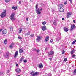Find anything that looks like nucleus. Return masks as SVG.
Masks as SVG:
<instances>
[{
    "mask_svg": "<svg viewBox=\"0 0 76 76\" xmlns=\"http://www.w3.org/2000/svg\"><path fill=\"white\" fill-rule=\"evenodd\" d=\"M36 13L38 15H40L41 13V11L42 10V8H41L40 9V8H38V4H36Z\"/></svg>",
    "mask_w": 76,
    "mask_h": 76,
    "instance_id": "obj_1",
    "label": "nucleus"
},
{
    "mask_svg": "<svg viewBox=\"0 0 76 76\" xmlns=\"http://www.w3.org/2000/svg\"><path fill=\"white\" fill-rule=\"evenodd\" d=\"M34 71L31 72H30V74L32 76H38L39 75V72H35L34 73Z\"/></svg>",
    "mask_w": 76,
    "mask_h": 76,
    "instance_id": "obj_2",
    "label": "nucleus"
},
{
    "mask_svg": "<svg viewBox=\"0 0 76 76\" xmlns=\"http://www.w3.org/2000/svg\"><path fill=\"white\" fill-rule=\"evenodd\" d=\"M15 15V13H12L11 15L10 16V19L11 20H15V17L14 16Z\"/></svg>",
    "mask_w": 76,
    "mask_h": 76,
    "instance_id": "obj_3",
    "label": "nucleus"
},
{
    "mask_svg": "<svg viewBox=\"0 0 76 76\" xmlns=\"http://www.w3.org/2000/svg\"><path fill=\"white\" fill-rule=\"evenodd\" d=\"M10 53H9V52H7L6 53V55H4V56L7 58H8L10 57Z\"/></svg>",
    "mask_w": 76,
    "mask_h": 76,
    "instance_id": "obj_4",
    "label": "nucleus"
},
{
    "mask_svg": "<svg viewBox=\"0 0 76 76\" xmlns=\"http://www.w3.org/2000/svg\"><path fill=\"white\" fill-rule=\"evenodd\" d=\"M6 10H4L3 12H2V13L0 15L1 16V18H3L5 16H6Z\"/></svg>",
    "mask_w": 76,
    "mask_h": 76,
    "instance_id": "obj_5",
    "label": "nucleus"
},
{
    "mask_svg": "<svg viewBox=\"0 0 76 76\" xmlns=\"http://www.w3.org/2000/svg\"><path fill=\"white\" fill-rule=\"evenodd\" d=\"M71 28L70 29L71 31H73L74 28H76V26L74 24L71 25Z\"/></svg>",
    "mask_w": 76,
    "mask_h": 76,
    "instance_id": "obj_6",
    "label": "nucleus"
},
{
    "mask_svg": "<svg viewBox=\"0 0 76 76\" xmlns=\"http://www.w3.org/2000/svg\"><path fill=\"white\" fill-rule=\"evenodd\" d=\"M72 12H68L67 15V17L70 18L71 16V15H72Z\"/></svg>",
    "mask_w": 76,
    "mask_h": 76,
    "instance_id": "obj_7",
    "label": "nucleus"
},
{
    "mask_svg": "<svg viewBox=\"0 0 76 76\" xmlns=\"http://www.w3.org/2000/svg\"><path fill=\"white\" fill-rule=\"evenodd\" d=\"M49 37H48V36H47L45 38V42H47L49 40Z\"/></svg>",
    "mask_w": 76,
    "mask_h": 76,
    "instance_id": "obj_8",
    "label": "nucleus"
},
{
    "mask_svg": "<svg viewBox=\"0 0 76 76\" xmlns=\"http://www.w3.org/2000/svg\"><path fill=\"white\" fill-rule=\"evenodd\" d=\"M41 28L42 31H45L47 30V28H46V26H43L41 27Z\"/></svg>",
    "mask_w": 76,
    "mask_h": 76,
    "instance_id": "obj_9",
    "label": "nucleus"
},
{
    "mask_svg": "<svg viewBox=\"0 0 76 76\" xmlns=\"http://www.w3.org/2000/svg\"><path fill=\"white\" fill-rule=\"evenodd\" d=\"M41 37L39 36H37V38L36 40L38 42H39V41L41 40Z\"/></svg>",
    "mask_w": 76,
    "mask_h": 76,
    "instance_id": "obj_10",
    "label": "nucleus"
},
{
    "mask_svg": "<svg viewBox=\"0 0 76 76\" xmlns=\"http://www.w3.org/2000/svg\"><path fill=\"white\" fill-rule=\"evenodd\" d=\"M54 51H50L49 52L48 54H49V55H52V54H54Z\"/></svg>",
    "mask_w": 76,
    "mask_h": 76,
    "instance_id": "obj_11",
    "label": "nucleus"
},
{
    "mask_svg": "<svg viewBox=\"0 0 76 76\" xmlns=\"http://www.w3.org/2000/svg\"><path fill=\"white\" fill-rule=\"evenodd\" d=\"M15 71L17 72V73H20L21 72V70L20 69H17L15 70Z\"/></svg>",
    "mask_w": 76,
    "mask_h": 76,
    "instance_id": "obj_12",
    "label": "nucleus"
},
{
    "mask_svg": "<svg viewBox=\"0 0 76 76\" xmlns=\"http://www.w3.org/2000/svg\"><path fill=\"white\" fill-rule=\"evenodd\" d=\"M13 45H14V43H12L11 44L10 46V48L11 49H12V48H13Z\"/></svg>",
    "mask_w": 76,
    "mask_h": 76,
    "instance_id": "obj_13",
    "label": "nucleus"
},
{
    "mask_svg": "<svg viewBox=\"0 0 76 76\" xmlns=\"http://www.w3.org/2000/svg\"><path fill=\"white\" fill-rule=\"evenodd\" d=\"M53 20H54V21H53L54 25H56L57 21L56 20V19H54Z\"/></svg>",
    "mask_w": 76,
    "mask_h": 76,
    "instance_id": "obj_14",
    "label": "nucleus"
},
{
    "mask_svg": "<svg viewBox=\"0 0 76 76\" xmlns=\"http://www.w3.org/2000/svg\"><path fill=\"white\" fill-rule=\"evenodd\" d=\"M7 31L6 30H4L2 31V34H6L7 33Z\"/></svg>",
    "mask_w": 76,
    "mask_h": 76,
    "instance_id": "obj_15",
    "label": "nucleus"
},
{
    "mask_svg": "<svg viewBox=\"0 0 76 76\" xmlns=\"http://www.w3.org/2000/svg\"><path fill=\"white\" fill-rule=\"evenodd\" d=\"M39 68H42V67H43V65H42V64H39Z\"/></svg>",
    "mask_w": 76,
    "mask_h": 76,
    "instance_id": "obj_16",
    "label": "nucleus"
},
{
    "mask_svg": "<svg viewBox=\"0 0 76 76\" xmlns=\"http://www.w3.org/2000/svg\"><path fill=\"white\" fill-rule=\"evenodd\" d=\"M18 55V51H16L15 52V54L14 56L15 58H16V56Z\"/></svg>",
    "mask_w": 76,
    "mask_h": 76,
    "instance_id": "obj_17",
    "label": "nucleus"
},
{
    "mask_svg": "<svg viewBox=\"0 0 76 76\" xmlns=\"http://www.w3.org/2000/svg\"><path fill=\"white\" fill-rule=\"evenodd\" d=\"M18 30L19 31L18 32L19 34H21V33H22V28H20Z\"/></svg>",
    "mask_w": 76,
    "mask_h": 76,
    "instance_id": "obj_18",
    "label": "nucleus"
},
{
    "mask_svg": "<svg viewBox=\"0 0 76 76\" xmlns=\"http://www.w3.org/2000/svg\"><path fill=\"white\" fill-rule=\"evenodd\" d=\"M64 30L65 32H67L68 31V28L66 27H65L64 28Z\"/></svg>",
    "mask_w": 76,
    "mask_h": 76,
    "instance_id": "obj_19",
    "label": "nucleus"
},
{
    "mask_svg": "<svg viewBox=\"0 0 76 76\" xmlns=\"http://www.w3.org/2000/svg\"><path fill=\"white\" fill-rule=\"evenodd\" d=\"M59 11L60 12H64V10L61 8L59 9Z\"/></svg>",
    "mask_w": 76,
    "mask_h": 76,
    "instance_id": "obj_20",
    "label": "nucleus"
},
{
    "mask_svg": "<svg viewBox=\"0 0 76 76\" xmlns=\"http://www.w3.org/2000/svg\"><path fill=\"white\" fill-rule=\"evenodd\" d=\"M30 35V32L28 31V32L27 33H26L25 34V35Z\"/></svg>",
    "mask_w": 76,
    "mask_h": 76,
    "instance_id": "obj_21",
    "label": "nucleus"
},
{
    "mask_svg": "<svg viewBox=\"0 0 76 76\" xmlns=\"http://www.w3.org/2000/svg\"><path fill=\"white\" fill-rule=\"evenodd\" d=\"M76 73V69H75L74 70V72H73V74L74 75H75Z\"/></svg>",
    "mask_w": 76,
    "mask_h": 76,
    "instance_id": "obj_22",
    "label": "nucleus"
},
{
    "mask_svg": "<svg viewBox=\"0 0 76 76\" xmlns=\"http://www.w3.org/2000/svg\"><path fill=\"white\" fill-rule=\"evenodd\" d=\"M75 50H74V49H73L72 51L71 52V54H73L74 52H75Z\"/></svg>",
    "mask_w": 76,
    "mask_h": 76,
    "instance_id": "obj_23",
    "label": "nucleus"
},
{
    "mask_svg": "<svg viewBox=\"0 0 76 76\" xmlns=\"http://www.w3.org/2000/svg\"><path fill=\"white\" fill-rule=\"evenodd\" d=\"M42 23L43 25H45V24L47 23V22H46L45 21L42 22Z\"/></svg>",
    "mask_w": 76,
    "mask_h": 76,
    "instance_id": "obj_24",
    "label": "nucleus"
},
{
    "mask_svg": "<svg viewBox=\"0 0 76 76\" xmlns=\"http://www.w3.org/2000/svg\"><path fill=\"white\" fill-rule=\"evenodd\" d=\"M23 50L20 49L19 50V53H23Z\"/></svg>",
    "mask_w": 76,
    "mask_h": 76,
    "instance_id": "obj_25",
    "label": "nucleus"
},
{
    "mask_svg": "<svg viewBox=\"0 0 76 76\" xmlns=\"http://www.w3.org/2000/svg\"><path fill=\"white\" fill-rule=\"evenodd\" d=\"M10 31H13V28L12 27H10Z\"/></svg>",
    "mask_w": 76,
    "mask_h": 76,
    "instance_id": "obj_26",
    "label": "nucleus"
},
{
    "mask_svg": "<svg viewBox=\"0 0 76 76\" xmlns=\"http://www.w3.org/2000/svg\"><path fill=\"white\" fill-rule=\"evenodd\" d=\"M59 40H60V38L59 37L57 38L56 39V41H58Z\"/></svg>",
    "mask_w": 76,
    "mask_h": 76,
    "instance_id": "obj_27",
    "label": "nucleus"
},
{
    "mask_svg": "<svg viewBox=\"0 0 76 76\" xmlns=\"http://www.w3.org/2000/svg\"><path fill=\"white\" fill-rule=\"evenodd\" d=\"M23 57H21V58H20V62L21 63V62H22V61H23Z\"/></svg>",
    "mask_w": 76,
    "mask_h": 76,
    "instance_id": "obj_28",
    "label": "nucleus"
},
{
    "mask_svg": "<svg viewBox=\"0 0 76 76\" xmlns=\"http://www.w3.org/2000/svg\"><path fill=\"white\" fill-rule=\"evenodd\" d=\"M36 51L37 54H39V50L38 49L37 50H36Z\"/></svg>",
    "mask_w": 76,
    "mask_h": 76,
    "instance_id": "obj_29",
    "label": "nucleus"
},
{
    "mask_svg": "<svg viewBox=\"0 0 76 76\" xmlns=\"http://www.w3.org/2000/svg\"><path fill=\"white\" fill-rule=\"evenodd\" d=\"M10 0H5V1L6 3H8V2H9Z\"/></svg>",
    "mask_w": 76,
    "mask_h": 76,
    "instance_id": "obj_30",
    "label": "nucleus"
},
{
    "mask_svg": "<svg viewBox=\"0 0 76 76\" xmlns=\"http://www.w3.org/2000/svg\"><path fill=\"white\" fill-rule=\"evenodd\" d=\"M76 42V40H75V41H74L72 43V44H74L75 42Z\"/></svg>",
    "mask_w": 76,
    "mask_h": 76,
    "instance_id": "obj_31",
    "label": "nucleus"
},
{
    "mask_svg": "<svg viewBox=\"0 0 76 76\" xmlns=\"http://www.w3.org/2000/svg\"><path fill=\"white\" fill-rule=\"evenodd\" d=\"M67 58H65L64 60V61H67Z\"/></svg>",
    "mask_w": 76,
    "mask_h": 76,
    "instance_id": "obj_32",
    "label": "nucleus"
},
{
    "mask_svg": "<svg viewBox=\"0 0 76 76\" xmlns=\"http://www.w3.org/2000/svg\"><path fill=\"white\" fill-rule=\"evenodd\" d=\"M23 61L24 63H26L27 62V60H24Z\"/></svg>",
    "mask_w": 76,
    "mask_h": 76,
    "instance_id": "obj_33",
    "label": "nucleus"
},
{
    "mask_svg": "<svg viewBox=\"0 0 76 76\" xmlns=\"http://www.w3.org/2000/svg\"><path fill=\"white\" fill-rule=\"evenodd\" d=\"M4 43H5V44H6V42H7V40L6 39L4 41Z\"/></svg>",
    "mask_w": 76,
    "mask_h": 76,
    "instance_id": "obj_34",
    "label": "nucleus"
},
{
    "mask_svg": "<svg viewBox=\"0 0 76 76\" xmlns=\"http://www.w3.org/2000/svg\"><path fill=\"white\" fill-rule=\"evenodd\" d=\"M60 7L61 8V7H63V5L62 4H60Z\"/></svg>",
    "mask_w": 76,
    "mask_h": 76,
    "instance_id": "obj_35",
    "label": "nucleus"
},
{
    "mask_svg": "<svg viewBox=\"0 0 76 76\" xmlns=\"http://www.w3.org/2000/svg\"><path fill=\"white\" fill-rule=\"evenodd\" d=\"M63 51H62V54H64V53H65V51H64V50H63Z\"/></svg>",
    "mask_w": 76,
    "mask_h": 76,
    "instance_id": "obj_36",
    "label": "nucleus"
},
{
    "mask_svg": "<svg viewBox=\"0 0 76 76\" xmlns=\"http://www.w3.org/2000/svg\"><path fill=\"white\" fill-rule=\"evenodd\" d=\"M76 56V55H74L72 56V57L73 58H74V57H75Z\"/></svg>",
    "mask_w": 76,
    "mask_h": 76,
    "instance_id": "obj_37",
    "label": "nucleus"
},
{
    "mask_svg": "<svg viewBox=\"0 0 76 76\" xmlns=\"http://www.w3.org/2000/svg\"><path fill=\"white\" fill-rule=\"evenodd\" d=\"M16 9H17V7H15L14 10H16Z\"/></svg>",
    "mask_w": 76,
    "mask_h": 76,
    "instance_id": "obj_38",
    "label": "nucleus"
},
{
    "mask_svg": "<svg viewBox=\"0 0 76 76\" xmlns=\"http://www.w3.org/2000/svg\"><path fill=\"white\" fill-rule=\"evenodd\" d=\"M52 76V75H51V74H49L48 75V76Z\"/></svg>",
    "mask_w": 76,
    "mask_h": 76,
    "instance_id": "obj_39",
    "label": "nucleus"
},
{
    "mask_svg": "<svg viewBox=\"0 0 76 76\" xmlns=\"http://www.w3.org/2000/svg\"><path fill=\"white\" fill-rule=\"evenodd\" d=\"M18 39H22V37H18Z\"/></svg>",
    "mask_w": 76,
    "mask_h": 76,
    "instance_id": "obj_40",
    "label": "nucleus"
},
{
    "mask_svg": "<svg viewBox=\"0 0 76 76\" xmlns=\"http://www.w3.org/2000/svg\"><path fill=\"white\" fill-rule=\"evenodd\" d=\"M26 20L27 21H28V18H26Z\"/></svg>",
    "mask_w": 76,
    "mask_h": 76,
    "instance_id": "obj_41",
    "label": "nucleus"
},
{
    "mask_svg": "<svg viewBox=\"0 0 76 76\" xmlns=\"http://www.w3.org/2000/svg\"><path fill=\"white\" fill-rule=\"evenodd\" d=\"M69 1H70L71 3V4H72V0H69Z\"/></svg>",
    "mask_w": 76,
    "mask_h": 76,
    "instance_id": "obj_42",
    "label": "nucleus"
},
{
    "mask_svg": "<svg viewBox=\"0 0 76 76\" xmlns=\"http://www.w3.org/2000/svg\"><path fill=\"white\" fill-rule=\"evenodd\" d=\"M53 39H51L50 41V42H53Z\"/></svg>",
    "mask_w": 76,
    "mask_h": 76,
    "instance_id": "obj_43",
    "label": "nucleus"
},
{
    "mask_svg": "<svg viewBox=\"0 0 76 76\" xmlns=\"http://www.w3.org/2000/svg\"><path fill=\"white\" fill-rule=\"evenodd\" d=\"M19 4H21V1H20L19 2Z\"/></svg>",
    "mask_w": 76,
    "mask_h": 76,
    "instance_id": "obj_44",
    "label": "nucleus"
},
{
    "mask_svg": "<svg viewBox=\"0 0 76 76\" xmlns=\"http://www.w3.org/2000/svg\"><path fill=\"white\" fill-rule=\"evenodd\" d=\"M16 66L17 67H18V64H16Z\"/></svg>",
    "mask_w": 76,
    "mask_h": 76,
    "instance_id": "obj_45",
    "label": "nucleus"
},
{
    "mask_svg": "<svg viewBox=\"0 0 76 76\" xmlns=\"http://www.w3.org/2000/svg\"><path fill=\"white\" fill-rule=\"evenodd\" d=\"M33 34H31L30 35V36L31 37H33Z\"/></svg>",
    "mask_w": 76,
    "mask_h": 76,
    "instance_id": "obj_46",
    "label": "nucleus"
},
{
    "mask_svg": "<svg viewBox=\"0 0 76 76\" xmlns=\"http://www.w3.org/2000/svg\"><path fill=\"white\" fill-rule=\"evenodd\" d=\"M73 22H74V23H75L76 22V21H75V20H74L73 21Z\"/></svg>",
    "mask_w": 76,
    "mask_h": 76,
    "instance_id": "obj_47",
    "label": "nucleus"
},
{
    "mask_svg": "<svg viewBox=\"0 0 76 76\" xmlns=\"http://www.w3.org/2000/svg\"><path fill=\"white\" fill-rule=\"evenodd\" d=\"M64 4H67V2H64Z\"/></svg>",
    "mask_w": 76,
    "mask_h": 76,
    "instance_id": "obj_48",
    "label": "nucleus"
},
{
    "mask_svg": "<svg viewBox=\"0 0 76 76\" xmlns=\"http://www.w3.org/2000/svg\"><path fill=\"white\" fill-rule=\"evenodd\" d=\"M12 9H15V7H12Z\"/></svg>",
    "mask_w": 76,
    "mask_h": 76,
    "instance_id": "obj_49",
    "label": "nucleus"
},
{
    "mask_svg": "<svg viewBox=\"0 0 76 76\" xmlns=\"http://www.w3.org/2000/svg\"><path fill=\"white\" fill-rule=\"evenodd\" d=\"M62 19L63 20H64V18H62Z\"/></svg>",
    "mask_w": 76,
    "mask_h": 76,
    "instance_id": "obj_50",
    "label": "nucleus"
},
{
    "mask_svg": "<svg viewBox=\"0 0 76 76\" xmlns=\"http://www.w3.org/2000/svg\"><path fill=\"white\" fill-rule=\"evenodd\" d=\"M49 59L50 60H52V58H49Z\"/></svg>",
    "mask_w": 76,
    "mask_h": 76,
    "instance_id": "obj_51",
    "label": "nucleus"
},
{
    "mask_svg": "<svg viewBox=\"0 0 76 76\" xmlns=\"http://www.w3.org/2000/svg\"><path fill=\"white\" fill-rule=\"evenodd\" d=\"M2 29H1L0 30V32L1 31H2Z\"/></svg>",
    "mask_w": 76,
    "mask_h": 76,
    "instance_id": "obj_52",
    "label": "nucleus"
},
{
    "mask_svg": "<svg viewBox=\"0 0 76 76\" xmlns=\"http://www.w3.org/2000/svg\"><path fill=\"white\" fill-rule=\"evenodd\" d=\"M30 1H32V0H30Z\"/></svg>",
    "mask_w": 76,
    "mask_h": 76,
    "instance_id": "obj_53",
    "label": "nucleus"
},
{
    "mask_svg": "<svg viewBox=\"0 0 76 76\" xmlns=\"http://www.w3.org/2000/svg\"><path fill=\"white\" fill-rule=\"evenodd\" d=\"M17 76H20V75H18Z\"/></svg>",
    "mask_w": 76,
    "mask_h": 76,
    "instance_id": "obj_54",
    "label": "nucleus"
},
{
    "mask_svg": "<svg viewBox=\"0 0 76 76\" xmlns=\"http://www.w3.org/2000/svg\"><path fill=\"white\" fill-rule=\"evenodd\" d=\"M76 58V57H75V58Z\"/></svg>",
    "mask_w": 76,
    "mask_h": 76,
    "instance_id": "obj_55",
    "label": "nucleus"
}]
</instances>
